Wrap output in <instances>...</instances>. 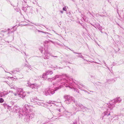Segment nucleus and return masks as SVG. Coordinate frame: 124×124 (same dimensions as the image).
Listing matches in <instances>:
<instances>
[{
	"mask_svg": "<svg viewBox=\"0 0 124 124\" xmlns=\"http://www.w3.org/2000/svg\"><path fill=\"white\" fill-rule=\"evenodd\" d=\"M51 54L48 51H45V53L44 54L43 56L44 59H48L49 58V57Z\"/></svg>",
	"mask_w": 124,
	"mask_h": 124,
	"instance_id": "8",
	"label": "nucleus"
},
{
	"mask_svg": "<svg viewBox=\"0 0 124 124\" xmlns=\"http://www.w3.org/2000/svg\"><path fill=\"white\" fill-rule=\"evenodd\" d=\"M51 110H52L50 111H52L54 114L55 115L53 116V118H54V119H57L58 117V116H59V115L60 113L62 112L61 108L58 109H55L54 110L52 109Z\"/></svg>",
	"mask_w": 124,
	"mask_h": 124,
	"instance_id": "4",
	"label": "nucleus"
},
{
	"mask_svg": "<svg viewBox=\"0 0 124 124\" xmlns=\"http://www.w3.org/2000/svg\"><path fill=\"white\" fill-rule=\"evenodd\" d=\"M60 12L62 13H63V12L62 11H60Z\"/></svg>",
	"mask_w": 124,
	"mask_h": 124,
	"instance_id": "50",
	"label": "nucleus"
},
{
	"mask_svg": "<svg viewBox=\"0 0 124 124\" xmlns=\"http://www.w3.org/2000/svg\"><path fill=\"white\" fill-rule=\"evenodd\" d=\"M8 73H9V74H10V73H9V72H8Z\"/></svg>",
	"mask_w": 124,
	"mask_h": 124,
	"instance_id": "61",
	"label": "nucleus"
},
{
	"mask_svg": "<svg viewBox=\"0 0 124 124\" xmlns=\"http://www.w3.org/2000/svg\"><path fill=\"white\" fill-rule=\"evenodd\" d=\"M49 79H48L49 81Z\"/></svg>",
	"mask_w": 124,
	"mask_h": 124,
	"instance_id": "63",
	"label": "nucleus"
},
{
	"mask_svg": "<svg viewBox=\"0 0 124 124\" xmlns=\"http://www.w3.org/2000/svg\"><path fill=\"white\" fill-rule=\"evenodd\" d=\"M100 32H101V33H102V31H100Z\"/></svg>",
	"mask_w": 124,
	"mask_h": 124,
	"instance_id": "55",
	"label": "nucleus"
},
{
	"mask_svg": "<svg viewBox=\"0 0 124 124\" xmlns=\"http://www.w3.org/2000/svg\"><path fill=\"white\" fill-rule=\"evenodd\" d=\"M74 53L75 54H81V53H75V52H74Z\"/></svg>",
	"mask_w": 124,
	"mask_h": 124,
	"instance_id": "44",
	"label": "nucleus"
},
{
	"mask_svg": "<svg viewBox=\"0 0 124 124\" xmlns=\"http://www.w3.org/2000/svg\"><path fill=\"white\" fill-rule=\"evenodd\" d=\"M42 78L44 79H46L47 78V75L46 72L44 73L42 75Z\"/></svg>",
	"mask_w": 124,
	"mask_h": 124,
	"instance_id": "20",
	"label": "nucleus"
},
{
	"mask_svg": "<svg viewBox=\"0 0 124 124\" xmlns=\"http://www.w3.org/2000/svg\"><path fill=\"white\" fill-rule=\"evenodd\" d=\"M28 7H29L28 6H26V7H23L22 8V9L25 12H27V11L28 10Z\"/></svg>",
	"mask_w": 124,
	"mask_h": 124,
	"instance_id": "21",
	"label": "nucleus"
},
{
	"mask_svg": "<svg viewBox=\"0 0 124 124\" xmlns=\"http://www.w3.org/2000/svg\"><path fill=\"white\" fill-rule=\"evenodd\" d=\"M57 67V66H56V68H57V69H62V68H61L60 67Z\"/></svg>",
	"mask_w": 124,
	"mask_h": 124,
	"instance_id": "40",
	"label": "nucleus"
},
{
	"mask_svg": "<svg viewBox=\"0 0 124 124\" xmlns=\"http://www.w3.org/2000/svg\"><path fill=\"white\" fill-rule=\"evenodd\" d=\"M12 104H14V102H11Z\"/></svg>",
	"mask_w": 124,
	"mask_h": 124,
	"instance_id": "46",
	"label": "nucleus"
},
{
	"mask_svg": "<svg viewBox=\"0 0 124 124\" xmlns=\"http://www.w3.org/2000/svg\"><path fill=\"white\" fill-rule=\"evenodd\" d=\"M17 92H20V97L21 98H23L26 95V93L25 92H23V89L21 88H18L17 89Z\"/></svg>",
	"mask_w": 124,
	"mask_h": 124,
	"instance_id": "6",
	"label": "nucleus"
},
{
	"mask_svg": "<svg viewBox=\"0 0 124 124\" xmlns=\"http://www.w3.org/2000/svg\"><path fill=\"white\" fill-rule=\"evenodd\" d=\"M103 62H104V64L106 65V63L105 62H104V61H103Z\"/></svg>",
	"mask_w": 124,
	"mask_h": 124,
	"instance_id": "49",
	"label": "nucleus"
},
{
	"mask_svg": "<svg viewBox=\"0 0 124 124\" xmlns=\"http://www.w3.org/2000/svg\"><path fill=\"white\" fill-rule=\"evenodd\" d=\"M43 93L46 96L49 95V92L48 90L46 89L45 90L43 91Z\"/></svg>",
	"mask_w": 124,
	"mask_h": 124,
	"instance_id": "17",
	"label": "nucleus"
},
{
	"mask_svg": "<svg viewBox=\"0 0 124 124\" xmlns=\"http://www.w3.org/2000/svg\"><path fill=\"white\" fill-rule=\"evenodd\" d=\"M28 10L27 12L28 13H30L32 14L33 12V10L32 7H28Z\"/></svg>",
	"mask_w": 124,
	"mask_h": 124,
	"instance_id": "15",
	"label": "nucleus"
},
{
	"mask_svg": "<svg viewBox=\"0 0 124 124\" xmlns=\"http://www.w3.org/2000/svg\"><path fill=\"white\" fill-rule=\"evenodd\" d=\"M24 1L25 2V3H27V0H24Z\"/></svg>",
	"mask_w": 124,
	"mask_h": 124,
	"instance_id": "45",
	"label": "nucleus"
},
{
	"mask_svg": "<svg viewBox=\"0 0 124 124\" xmlns=\"http://www.w3.org/2000/svg\"><path fill=\"white\" fill-rule=\"evenodd\" d=\"M8 94V91H4L2 92H0V96L1 97L5 96Z\"/></svg>",
	"mask_w": 124,
	"mask_h": 124,
	"instance_id": "13",
	"label": "nucleus"
},
{
	"mask_svg": "<svg viewBox=\"0 0 124 124\" xmlns=\"http://www.w3.org/2000/svg\"><path fill=\"white\" fill-rule=\"evenodd\" d=\"M9 86L11 88H13L14 89H16V90L18 88H17L15 87H14L13 86H11L10 85H9Z\"/></svg>",
	"mask_w": 124,
	"mask_h": 124,
	"instance_id": "25",
	"label": "nucleus"
},
{
	"mask_svg": "<svg viewBox=\"0 0 124 124\" xmlns=\"http://www.w3.org/2000/svg\"><path fill=\"white\" fill-rule=\"evenodd\" d=\"M76 110L77 111H78V110H77L76 108Z\"/></svg>",
	"mask_w": 124,
	"mask_h": 124,
	"instance_id": "62",
	"label": "nucleus"
},
{
	"mask_svg": "<svg viewBox=\"0 0 124 124\" xmlns=\"http://www.w3.org/2000/svg\"><path fill=\"white\" fill-rule=\"evenodd\" d=\"M83 28H85L84 26H83Z\"/></svg>",
	"mask_w": 124,
	"mask_h": 124,
	"instance_id": "54",
	"label": "nucleus"
},
{
	"mask_svg": "<svg viewBox=\"0 0 124 124\" xmlns=\"http://www.w3.org/2000/svg\"><path fill=\"white\" fill-rule=\"evenodd\" d=\"M4 101V100L1 98H0V103H2Z\"/></svg>",
	"mask_w": 124,
	"mask_h": 124,
	"instance_id": "27",
	"label": "nucleus"
},
{
	"mask_svg": "<svg viewBox=\"0 0 124 124\" xmlns=\"http://www.w3.org/2000/svg\"><path fill=\"white\" fill-rule=\"evenodd\" d=\"M76 105L77 107L79 108H80L81 109H87V108L86 107L84 106L82 104L78 103V102H76Z\"/></svg>",
	"mask_w": 124,
	"mask_h": 124,
	"instance_id": "9",
	"label": "nucleus"
},
{
	"mask_svg": "<svg viewBox=\"0 0 124 124\" xmlns=\"http://www.w3.org/2000/svg\"><path fill=\"white\" fill-rule=\"evenodd\" d=\"M123 20H124V15L123 16Z\"/></svg>",
	"mask_w": 124,
	"mask_h": 124,
	"instance_id": "56",
	"label": "nucleus"
},
{
	"mask_svg": "<svg viewBox=\"0 0 124 124\" xmlns=\"http://www.w3.org/2000/svg\"><path fill=\"white\" fill-rule=\"evenodd\" d=\"M63 10L64 11H66V6L64 7L63 8Z\"/></svg>",
	"mask_w": 124,
	"mask_h": 124,
	"instance_id": "30",
	"label": "nucleus"
},
{
	"mask_svg": "<svg viewBox=\"0 0 124 124\" xmlns=\"http://www.w3.org/2000/svg\"><path fill=\"white\" fill-rule=\"evenodd\" d=\"M47 103L49 104L52 103L54 105H56V104H57L58 103L60 105H61V101H49Z\"/></svg>",
	"mask_w": 124,
	"mask_h": 124,
	"instance_id": "12",
	"label": "nucleus"
},
{
	"mask_svg": "<svg viewBox=\"0 0 124 124\" xmlns=\"http://www.w3.org/2000/svg\"><path fill=\"white\" fill-rule=\"evenodd\" d=\"M83 90L84 91V90ZM84 91L85 92H87L86 91H85V90H84Z\"/></svg>",
	"mask_w": 124,
	"mask_h": 124,
	"instance_id": "53",
	"label": "nucleus"
},
{
	"mask_svg": "<svg viewBox=\"0 0 124 124\" xmlns=\"http://www.w3.org/2000/svg\"><path fill=\"white\" fill-rule=\"evenodd\" d=\"M94 27H95V28H96V26H94V25H93V24H91Z\"/></svg>",
	"mask_w": 124,
	"mask_h": 124,
	"instance_id": "51",
	"label": "nucleus"
},
{
	"mask_svg": "<svg viewBox=\"0 0 124 124\" xmlns=\"http://www.w3.org/2000/svg\"><path fill=\"white\" fill-rule=\"evenodd\" d=\"M23 53H24L25 54V55H26V54L25 53V52H23Z\"/></svg>",
	"mask_w": 124,
	"mask_h": 124,
	"instance_id": "47",
	"label": "nucleus"
},
{
	"mask_svg": "<svg viewBox=\"0 0 124 124\" xmlns=\"http://www.w3.org/2000/svg\"><path fill=\"white\" fill-rule=\"evenodd\" d=\"M40 50L41 52V53H42V52H43V48L42 47H41V48L40 49Z\"/></svg>",
	"mask_w": 124,
	"mask_h": 124,
	"instance_id": "32",
	"label": "nucleus"
},
{
	"mask_svg": "<svg viewBox=\"0 0 124 124\" xmlns=\"http://www.w3.org/2000/svg\"><path fill=\"white\" fill-rule=\"evenodd\" d=\"M83 19H84V20L85 21H86V19H84V18H83Z\"/></svg>",
	"mask_w": 124,
	"mask_h": 124,
	"instance_id": "52",
	"label": "nucleus"
},
{
	"mask_svg": "<svg viewBox=\"0 0 124 124\" xmlns=\"http://www.w3.org/2000/svg\"><path fill=\"white\" fill-rule=\"evenodd\" d=\"M108 2H109V0H108Z\"/></svg>",
	"mask_w": 124,
	"mask_h": 124,
	"instance_id": "60",
	"label": "nucleus"
},
{
	"mask_svg": "<svg viewBox=\"0 0 124 124\" xmlns=\"http://www.w3.org/2000/svg\"><path fill=\"white\" fill-rule=\"evenodd\" d=\"M19 71L20 70L19 69L17 68L11 71V72L13 73H16V72H19Z\"/></svg>",
	"mask_w": 124,
	"mask_h": 124,
	"instance_id": "19",
	"label": "nucleus"
},
{
	"mask_svg": "<svg viewBox=\"0 0 124 124\" xmlns=\"http://www.w3.org/2000/svg\"><path fill=\"white\" fill-rule=\"evenodd\" d=\"M121 113L122 115L123 116H124V111L123 110L122 111Z\"/></svg>",
	"mask_w": 124,
	"mask_h": 124,
	"instance_id": "31",
	"label": "nucleus"
},
{
	"mask_svg": "<svg viewBox=\"0 0 124 124\" xmlns=\"http://www.w3.org/2000/svg\"><path fill=\"white\" fill-rule=\"evenodd\" d=\"M53 31L54 32V33H55V34H57V35H59V34H58L57 33H56V32H55V31H54V30H53Z\"/></svg>",
	"mask_w": 124,
	"mask_h": 124,
	"instance_id": "39",
	"label": "nucleus"
},
{
	"mask_svg": "<svg viewBox=\"0 0 124 124\" xmlns=\"http://www.w3.org/2000/svg\"><path fill=\"white\" fill-rule=\"evenodd\" d=\"M87 93H88V94H89V93H88V92H87Z\"/></svg>",
	"mask_w": 124,
	"mask_h": 124,
	"instance_id": "59",
	"label": "nucleus"
},
{
	"mask_svg": "<svg viewBox=\"0 0 124 124\" xmlns=\"http://www.w3.org/2000/svg\"><path fill=\"white\" fill-rule=\"evenodd\" d=\"M17 93H15L14 94L15 95V96H17L19 97H20L19 93H20V92H17Z\"/></svg>",
	"mask_w": 124,
	"mask_h": 124,
	"instance_id": "23",
	"label": "nucleus"
},
{
	"mask_svg": "<svg viewBox=\"0 0 124 124\" xmlns=\"http://www.w3.org/2000/svg\"><path fill=\"white\" fill-rule=\"evenodd\" d=\"M64 98L65 99V102L68 104L71 103H73V101L75 102L74 100L73 101V97L69 95H65L64 96Z\"/></svg>",
	"mask_w": 124,
	"mask_h": 124,
	"instance_id": "5",
	"label": "nucleus"
},
{
	"mask_svg": "<svg viewBox=\"0 0 124 124\" xmlns=\"http://www.w3.org/2000/svg\"><path fill=\"white\" fill-rule=\"evenodd\" d=\"M42 33H44L45 34H48V32H43V31H42Z\"/></svg>",
	"mask_w": 124,
	"mask_h": 124,
	"instance_id": "38",
	"label": "nucleus"
},
{
	"mask_svg": "<svg viewBox=\"0 0 124 124\" xmlns=\"http://www.w3.org/2000/svg\"><path fill=\"white\" fill-rule=\"evenodd\" d=\"M96 28H97L100 31H102V27L101 26L100 24L98 23L96 24Z\"/></svg>",
	"mask_w": 124,
	"mask_h": 124,
	"instance_id": "16",
	"label": "nucleus"
},
{
	"mask_svg": "<svg viewBox=\"0 0 124 124\" xmlns=\"http://www.w3.org/2000/svg\"><path fill=\"white\" fill-rule=\"evenodd\" d=\"M50 41V42H51L52 43H53V44H54V42L52 41L51 40H50L49 41Z\"/></svg>",
	"mask_w": 124,
	"mask_h": 124,
	"instance_id": "42",
	"label": "nucleus"
},
{
	"mask_svg": "<svg viewBox=\"0 0 124 124\" xmlns=\"http://www.w3.org/2000/svg\"><path fill=\"white\" fill-rule=\"evenodd\" d=\"M39 101V99H37V97L33 98L31 100L32 102H36V103L37 102V101Z\"/></svg>",
	"mask_w": 124,
	"mask_h": 124,
	"instance_id": "18",
	"label": "nucleus"
},
{
	"mask_svg": "<svg viewBox=\"0 0 124 124\" xmlns=\"http://www.w3.org/2000/svg\"><path fill=\"white\" fill-rule=\"evenodd\" d=\"M47 41H45V42H47Z\"/></svg>",
	"mask_w": 124,
	"mask_h": 124,
	"instance_id": "64",
	"label": "nucleus"
},
{
	"mask_svg": "<svg viewBox=\"0 0 124 124\" xmlns=\"http://www.w3.org/2000/svg\"><path fill=\"white\" fill-rule=\"evenodd\" d=\"M78 56V57H81V58H82L83 59H84V57H83V56H82V55H79V56Z\"/></svg>",
	"mask_w": 124,
	"mask_h": 124,
	"instance_id": "34",
	"label": "nucleus"
},
{
	"mask_svg": "<svg viewBox=\"0 0 124 124\" xmlns=\"http://www.w3.org/2000/svg\"><path fill=\"white\" fill-rule=\"evenodd\" d=\"M51 112L52 113V114H53V113H52V111H51Z\"/></svg>",
	"mask_w": 124,
	"mask_h": 124,
	"instance_id": "57",
	"label": "nucleus"
},
{
	"mask_svg": "<svg viewBox=\"0 0 124 124\" xmlns=\"http://www.w3.org/2000/svg\"><path fill=\"white\" fill-rule=\"evenodd\" d=\"M31 0V2L32 1V3L34 4H35L37 2L36 1V0Z\"/></svg>",
	"mask_w": 124,
	"mask_h": 124,
	"instance_id": "24",
	"label": "nucleus"
},
{
	"mask_svg": "<svg viewBox=\"0 0 124 124\" xmlns=\"http://www.w3.org/2000/svg\"><path fill=\"white\" fill-rule=\"evenodd\" d=\"M57 78H60L62 81L61 84L62 85L60 86L55 88L54 89L49 88L48 89L49 95H52L55 93V91H57L58 89H60L62 86L68 87L69 85L72 83V78H71L65 74H63L62 75H57L55 76V77L52 78L50 79L51 80H53Z\"/></svg>",
	"mask_w": 124,
	"mask_h": 124,
	"instance_id": "2",
	"label": "nucleus"
},
{
	"mask_svg": "<svg viewBox=\"0 0 124 124\" xmlns=\"http://www.w3.org/2000/svg\"><path fill=\"white\" fill-rule=\"evenodd\" d=\"M16 30V28H15V27H13L12 28L9 29L8 30V34H9L13 33Z\"/></svg>",
	"mask_w": 124,
	"mask_h": 124,
	"instance_id": "11",
	"label": "nucleus"
},
{
	"mask_svg": "<svg viewBox=\"0 0 124 124\" xmlns=\"http://www.w3.org/2000/svg\"><path fill=\"white\" fill-rule=\"evenodd\" d=\"M114 119L115 120H118V116H116L114 117Z\"/></svg>",
	"mask_w": 124,
	"mask_h": 124,
	"instance_id": "26",
	"label": "nucleus"
},
{
	"mask_svg": "<svg viewBox=\"0 0 124 124\" xmlns=\"http://www.w3.org/2000/svg\"><path fill=\"white\" fill-rule=\"evenodd\" d=\"M26 85L27 86H29L32 89L37 88L39 87L38 85L36 84H31L28 82L26 84Z\"/></svg>",
	"mask_w": 124,
	"mask_h": 124,
	"instance_id": "7",
	"label": "nucleus"
},
{
	"mask_svg": "<svg viewBox=\"0 0 124 124\" xmlns=\"http://www.w3.org/2000/svg\"><path fill=\"white\" fill-rule=\"evenodd\" d=\"M73 89L74 91L76 92H77L78 93L79 92V90L77 89L76 88H73Z\"/></svg>",
	"mask_w": 124,
	"mask_h": 124,
	"instance_id": "29",
	"label": "nucleus"
},
{
	"mask_svg": "<svg viewBox=\"0 0 124 124\" xmlns=\"http://www.w3.org/2000/svg\"><path fill=\"white\" fill-rule=\"evenodd\" d=\"M32 107L29 105L28 104H25L22 109H20L19 107L16 105L14 106L13 108V110L16 113L18 112L19 113V117H20L23 115L25 116L24 120L29 122L30 120L34 117V114L31 113V109Z\"/></svg>",
	"mask_w": 124,
	"mask_h": 124,
	"instance_id": "1",
	"label": "nucleus"
},
{
	"mask_svg": "<svg viewBox=\"0 0 124 124\" xmlns=\"http://www.w3.org/2000/svg\"><path fill=\"white\" fill-rule=\"evenodd\" d=\"M25 66H26V67H28L29 68H31L30 66H29V65H26V64L25 65Z\"/></svg>",
	"mask_w": 124,
	"mask_h": 124,
	"instance_id": "33",
	"label": "nucleus"
},
{
	"mask_svg": "<svg viewBox=\"0 0 124 124\" xmlns=\"http://www.w3.org/2000/svg\"><path fill=\"white\" fill-rule=\"evenodd\" d=\"M76 87L78 88L79 89H80V90H83L82 89V88L80 87V86H78V85H77V86H76Z\"/></svg>",
	"mask_w": 124,
	"mask_h": 124,
	"instance_id": "28",
	"label": "nucleus"
},
{
	"mask_svg": "<svg viewBox=\"0 0 124 124\" xmlns=\"http://www.w3.org/2000/svg\"><path fill=\"white\" fill-rule=\"evenodd\" d=\"M81 85L83 87H84V88H85V86L84 85H83V84H81Z\"/></svg>",
	"mask_w": 124,
	"mask_h": 124,
	"instance_id": "43",
	"label": "nucleus"
},
{
	"mask_svg": "<svg viewBox=\"0 0 124 124\" xmlns=\"http://www.w3.org/2000/svg\"><path fill=\"white\" fill-rule=\"evenodd\" d=\"M17 12H18L20 10L18 8H16V9H15Z\"/></svg>",
	"mask_w": 124,
	"mask_h": 124,
	"instance_id": "35",
	"label": "nucleus"
},
{
	"mask_svg": "<svg viewBox=\"0 0 124 124\" xmlns=\"http://www.w3.org/2000/svg\"><path fill=\"white\" fill-rule=\"evenodd\" d=\"M51 112L52 113V114H53V113H52V111H51Z\"/></svg>",
	"mask_w": 124,
	"mask_h": 124,
	"instance_id": "58",
	"label": "nucleus"
},
{
	"mask_svg": "<svg viewBox=\"0 0 124 124\" xmlns=\"http://www.w3.org/2000/svg\"><path fill=\"white\" fill-rule=\"evenodd\" d=\"M37 103L39 105L43 106L45 107L44 103H43V101L42 100H39L37 101Z\"/></svg>",
	"mask_w": 124,
	"mask_h": 124,
	"instance_id": "14",
	"label": "nucleus"
},
{
	"mask_svg": "<svg viewBox=\"0 0 124 124\" xmlns=\"http://www.w3.org/2000/svg\"><path fill=\"white\" fill-rule=\"evenodd\" d=\"M8 92V93H12L13 92L12 91H9V92Z\"/></svg>",
	"mask_w": 124,
	"mask_h": 124,
	"instance_id": "37",
	"label": "nucleus"
},
{
	"mask_svg": "<svg viewBox=\"0 0 124 124\" xmlns=\"http://www.w3.org/2000/svg\"><path fill=\"white\" fill-rule=\"evenodd\" d=\"M46 73L47 74V75H51L53 73V72L52 71H47L46 72Z\"/></svg>",
	"mask_w": 124,
	"mask_h": 124,
	"instance_id": "22",
	"label": "nucleus"
},
{
	"mask_svg": "<svg viewBox=\"0 0 124 124\" xmlns=\"http://www.w3.org/2000/svg\"><path fill=\"white\" fill-rule=\"evenodd\" d=\"M39 32H42V31H41L40 30H37Z\"/></svg>",
	"mask_w": 124,
	"mask_h": 124,
	"instance_id": "41",
	"label": "nucleus"
},
{
	"mask_svg": "<svg viewBox=\"0 0 124 124\" xmlns=\"http://www.w3.org/2000/svg\"><path fill=\"white\" fill-rule=\"evenodd\" d=\"M51 56L53 57H58L57 56H54L53 55H51Z\"/></svg>",
	"mask_w": 124,
	"mask_h": 124,
	"instance_id": "36",
	"label": "nucleus"
},
{
	"mask_svg": "<svg viewBox=\"0 0 124 124\" xmlns=\"http://www.w3.org/2000/svg\"><path fill=\"white\" fill-rule=\"evenodd\" d=\"M103 62H104V64L106 65V63L105 62H104V61H103Z\"/></svg>",
	"mask_w": 124,
	"mask_h": 124,
	"instance_id": "48",
	"label": "nucleus"
},
{
	"mask_svg": "<svg viewBox=\"0 0 124 124\" xmlns=\"http://www.w3.org/2000/svg\"><path fill=\"white\" fill-rule=\"evenodd\" d=\"M121 101V99L120 98H117L115 99L110 101L107 104L108 108L107 111H105L104 113V116H108L110 115L111 110L115 106V104L117 103H119Z\"/></svg>",
	"mask_w": 124,
	"mask_h": 124,
	"instance_id": "3",
	"label": "nucleus"
},
{
	"mask_svg": "<svg viewBox=\"0 0 124 124\" xmlns=\"http://www.w3.org/2000/svg\"><path fill=\"white\" fill-rule=\"evenodd\" d=\"M71 113L67 111H65L64 112L63 115L64 116L66 117H69L72 115Z\"/></svg>",
	"mask_w": 124,
	"mask_h": 124,
	"instance_id": "10",
	"label": "nucleus"
}]
</instances>
